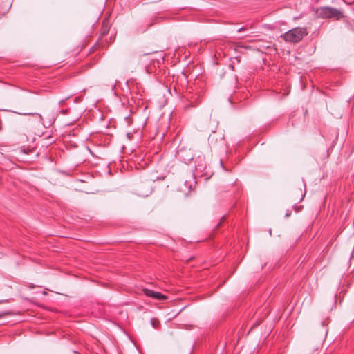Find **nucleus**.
Masks as SVG:
<instances>
[{
  "label": "nucleus",
  "instance_id": "1",
  "mask_svg": "<svg viewBox=\"0 0 354 354\" xmlns=\"http://www.w3.org/2000/svg\"><path fill=\"white\" fill-rule=\"evenodd\" d=\"M307 35L308 31L306 28L297 27L286 32L281 35V37H283L286 42L297 43Z\"/></svg>",
  "mask_w": 354,
  "mask_h": 354
},
{
  "label": "nucleus",
  "instance_id": "2",
  "mask_svg": "<svg viewBox=\"0 0 354 354\" xmlns=\"http://www.w3.org/2000/svg\"><path fill=\"white\" fill-rule=\"evenodd\" d=\"M316 13L318 17L322 19L335 18L339 20L344 17V14L341 10L329 6H322L317 8Z\"/></svg>",
  "mask_w": 354,
  "mask_h": 354
},
{
  "label": "nucleus",
  "instance_id": "3",
  "mask_svg": "<svg viewBox=\"0 0 354 354\" xmlns=\"http://www.w3.org/2000/svg\"><path fill=\"white\" fill-rule=\"evenodd\" d=\"M145 295L152 297L157 300H164L167 299V297L164 295H162L161 292H156L149 289H144L143 290Z\"/></svg>",
  "mask_w": 354,
  "mask_h": 354
},
{
  "label": "nucleus",
  "instance_id": "4",
  "mask_svg": "<svg viewBox=\"0 0 354 354\" xmlns=\"http://www.w3.org/2000/svg\"><path fill=\"white\" fill-rule=\"evenodd\" d=\"M151 324L153 326V327L156 328H158V325L160 324L159 322L156 319H151Z\"/></svg>",
  "mask_w": 354,
  "mask_h": 354
},
{
  "label": "nucleus",
  "instance_id": "5",
  "mask_svg": "<svg viewBox=\"0 0 354 354\" xmlns=\"http://www.w3.org/2000/svg\"><path fill=\"white\" fill-rule=\"evenodd\" d=\"M108 31H109V30L107 28V26H104V25L103 24L102 28V34L105 35L107 33Z\"/></svg>",
  "mask_w": 354,
  "mask_h": 354
},
{
  "label": "nucleus",
  "instance_id": "6",
  "mask_svg": "<svg viewBox=\"0 0 354 354\" xmlns=\"http://www.w3.org/2000/svg\"><path fill=\"white\" fill-rule=\"evenodd\" d=\"M39 115V118H40L41 122H42L43 124L45 126V123H44V122L43 121V118H42V116H41V115Z\"/></svg>",
  "mask_w": 354,
  "mask_h": 354
},
{
  "label": "nucleus",
  "instance_id": "7",
  "mask_svg": "<svg viewBox=\"0 0 354 354\" xmlns=\"http://www.w3.org/2000/svg\"><path fill=\"white\" fill-rule=\"evenodd\" d=\"M290 216V212L289 211H288L286 213V217H288Z\"/></svg>",
  "mask_w": 354,
  "mask_h": 354
},
{
  "label": "nucleus",
  "instance_id": "8",
  "mask_svg": "<svg viewBox=\"0 0 354 354\" xmlns=\"http://www.w3.org/2000/svg\"><path fill=\"white\" fill-rule=\"evenodd\" d=\"M243 30V28H239V29L238 30V32H241V31H242Z\"/></svg>",
  "mask_w": 354,
  "mask_h": 354
},
{
  "label": "nucleus",
  "instance_id": "9",
  "mask_svg": "<svg viewBox=\"0 0 354 354\" xmlns=\"http://www.w3.org/2000/svg\"><path fill=\"white\" fill-rule=\"evenodd\" d=\"M3 315V314L0 313V318Z\"/></svg>",
  "mask_w": 354,
  "mask_h": 354
}]
</instances>
